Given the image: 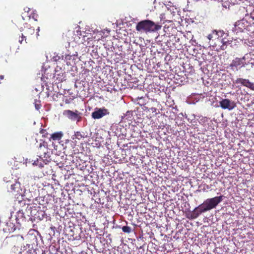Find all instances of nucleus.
<instances>
[{
    "label": "nucleus",
    "instance_id": "obj_29",
    "mask_svg": "<svg viewBox=\"0 0 254 254\" xmlns=\"http://www.w3.org/2000/svg\"><path fill=\"white\" fill-rule=\"evenodd\" d=\"M33 214V213H31V215ZM34 215H36V214H34Z\"/></svg>",
    "mask_w": 254,
    "mask_h": 254
},
{
    "label": "nucleus",
    "instance_id": "obj_15",
    "mask_svg": "<svg viewBox=\"0 0 254 254\" xmlns=\"http://www.w3.org/2000/svg\"><path fill=\"white\" fill-rule=\"evenodd\" d=\"M122 230L124 232L130 233L131 231V228L127 226H125L122 227Z\"/></svg>",
    "mask_w": 254,
    "mask_h": 254
},
{
    "label": "nucleus",
    "instance_id": "obj_3",
    "mask_svg": "<svg viewBox=\"0 0 254 254\" xmlns=\"http://www.w3.org/2000/svg\"><path fill=\"white\" fill-rule=\"evenodd\" d=\"M245 61L246 58L245 56L241 58H236L232 61L229 66L232 70L238 71L242 67H245L247 65Z\"/></svg>",
    "mask_w": 254,
    "mask_h": 254
},
{
    "label": "nucleus",
    "instance_id": "obj_6",
    "mask_svg": "<svg viewBox=\"0 0 254 254\" xmlns=\"http://www.w3.org/2000/svg\"><path fill=\"white\" fill-rule=\"evenodd\" d=\"M248 21L245 19H242L235 22L233 31L236 33L243 32L248 27Z\"/></svg>",
    "mask_w": 254,
    "mask_h": 254
},
{
    "label": "nucleus",
    "instance_id": "obj_7",
    "mask_svg": "<svg viewBox=\"0 0 254 254\" xmlns=\"http://www.w3.org/2000/svg\"><path fill=\"white\" fill-rule=\"evenodd\" d=\"M220 107L223 109L232 110L236 107V104L234 101H231L228 99H223L219 102Z\"/></svg>",
    "mask_w": 254,
    "mask_h": 254
},
{
    "label": "nucleus",
    "instance_id": "obj_1",
    "mask_svg": "<svg viewBox=\"0 0 254 254\" xmlns=\"http://www.w3.org/2000/svg\"><path fill=\"white\" fill-rule=\"evenodd\" d=\"M223 195H220L207 198L203 203L195 207L190 214H188L187 218L190 219H196L201 213L215 208L223 200Z\"/></svg>",
    "mask_w": 254,
    "mask_h": 254
},
{
    "label": "nucleus",
    "instance_id": "obj_8",
    "mask_svg": "<svg viewBox=\"0 0 254 254\" xmlns=\"http://www.w3.org/2000/svg\"><path fill=\"white\" fill-rule=\"evenodd\" d=\"M109 111L103 107L102 108L97 109L94 112L92 113L91 116L94 119H99L109 114Z\"/></svg>",
    "mask_w": 254,
    "mask_h": 254
},
{
    "label": "nucleus",
    "instance_id": "obj_17",
    "mask_svg": "<svg viewBox=\"0 0 254 254\" xmlns=\"http://www.w3.org/2000/svg\"><path fill=\"white\" fill-rule=\"evenodd\" d=\"M27 193L25 191L24 193L21 195V196L22 197L23 200L27 199L28 201H31V197H27Z\"/></svg>",
    "mask_w": 254,
    "mask_h": 254
},
{
    "label": "nucleus",
    "instance_id": "obj_5",
    "mask_svg": "<svg viewBox=\"0 0 254 254\" xmlns=\"http://www.w3.org/2000/svg\"><path fill=\"white\" fill-rule=\"evenodd\" d=\"M34 33L35 29L30 25H28L27 26V28H26L24 31V34H22L21 37H19V42L20 44H23L24 40L25 43H27V38H29V39H31V37L34 35Z\"/></svg>",
    "mask_w": 254,
    "mask_h": 254
},
{
    "label": "nucleus",
    "instance_id": "obj_19",
    "mask_svg": "<svg viewBox=\"0 0 254 254\" xmlns=\"http://www.w3.org/2000/svg\"><path fill=\"white\" fill-rule=\"evenodd\" d=\"M41 104H40V101H35V108L38 110L40 109L41 108Z\"/></svg>",
    "mask_w": 254,
    "mask_h": 254
},
{
    "label": "nucleus",
    "instance_id": "obj_20",
    "mask_svg": "<svg viewBox=\"0 0 254 254\" xmlns=\"http://www.w3.org/2000/svg\"><path fill=\"white\" fill-rule=\"evenodd\" d=\"M60 59V57L59 56H54L53 58V60L54 61L57 62Z\"/></svg>",
    "mask_w": 254,
    "mask_h": 254
},
{
    "label": "nucleus",
    "instance_id": "obj_16",
    "mask_svg": "<svg viewBox=\"0 0 254 254\" xmlns=\"http://www.w3.org/2000/svg\"><path fill=\"white\" fill-rule=\"evenodd\" d=\"M74 136L75 138L78 140H80L82 138L84 137V136L81 134V133L79 131L76 132L74 134Z\"/></svg>",
    "mask_w": 254,
    "mask_h": 254
},
{
    "label": "nucleus",
    "instance_id": "obj_28",
    "mask_svg": "<svg viewBox=\"0 0 254 254\" xmlns=\"http://www.w3.org/2000/svg\"><path fill=\"white\" fill-rule=\"evenodd\" d=\"M34 164H35L36 165H37V164L36 163V162H34Z\"/></svg>",
    "mask_w": 254,
    "mask_h": 254
},
{
    "label": "nucleus",
    "instance_id": "obj_9",
    "mask_svg": "<svg viewBox=\"0 0 254 254\" xmlns=\"http://www.w3.org/2000/svg\"><path fill=\"white\" fill-rule=\"evenodd\" d=\"M235 83L236 84H240L245 87L250 88L251 90L254 91V83L251 82L249 79L243 78H238Z\"/></svg>",
    "mask_w": 254,
    "mask_h": 254
},
{
    "label": "nucleus",
    "instance_id": "obj_12",
    "mask_svg": "<svg viewBox=\"0 0 254 254\" xmlns=\"http://www.w3.org/2000/svg\"><path fill=\"white\" fill-rule=\"evenodd\" d=\"M68 45V49L67 50V52L65 53L64 55H63L62 57H63L64 56L65 59L66 61L70 60L71 58L72 57H75L77 56V53L76 52H71V50L73 49V47H70L69 45V44Z\"/></svg>",
    "mask_w": 254,
    "mask_h": 254
},
{
    "label": "nucleus",
    "instance_id": "obj_14",
    "mask_svg": "<svg viewBox=\"0 0 254 254\" xmlns=\"http://www.w3.org/2000/svg\"><path fill=\"white\" fill-rule=\"evenodd\" d=\"M221 42L222 45L220 46V49L222 50H224L226 49L228 45L231 44V41H230L229 40L226 39L225 37H224L221 39Z\"/></svg>",
    "mask_w": 254,
    "mask_h": 254
},
{
    "label": "nucleus",
    "instance_id": "obj_4",
    "mask_svg": "<svg viewBox=\"0 0 254 254\" xmlns=\"http://www.w3.org/2000/svg\"><path fill=\"white\" fill-rule=\"evenodd\" d=\"M48 152V143L44 140H41L37 147V156L40 158H47V153Z\"/></svg>",
    "mask_w": 254,
    "mask_h": 254
},
{
    "label": "nucleus",
    "instance_id": "obj_10",
    "mask_svg": "<svg viewBox=\"0 0 254 254\" xmlns=\"http://www.w3.org/2000/svg\"><path fill=\"white\" fill-rule=\"evenodd\" d=\"M77 112V111H76V112H74L71 110H66L64 111L63 115L71 120L79 122L80 120L81 117L79 116Z\"/></svg>",
    "mask_w": 254,
    "mask_h": 254
},
{
    "label": "nucleus",
    "instance_id": "obj_30",
    "mask_svg": "<svg viewBox=\"0 0 254 254\" xmlns=\"http://www.w3.org/2000/svg\"><path fill=\"white\" fill-rule=\"evenodd\" d=\"M37 30H38V31H39V27H38V28L37 29Z\"/></svg>",
    "mask_w": 254,
    "mask_h": 254
},
{
    "label": "nucleus",
    "instance_id": "obj_27",
    "mask_svg": "<svg viewBox=\"0 0 254 254\" xmlns=\"http://www.w3.org/2000/svg\"><path fill=\"white\" fill-rule=\"evenodd\" d=\"M206 187H207V189H208V188H209V187H208V185H206Z\"/></svg>",
    "mask_w": 254,
    "mask_h": 254
},
{
    "label": "nucleus",
    "instance_id": "obj_21",
    "mask_svg": "<svg viewBox=\"0 0 254 254\" xmlns=\"http://www.w3.org/2000/svg\"><path fill=\"white\" fill-rule=\"evenodd\" d=\"M216 34H218V36H219V34L221 35V36H222V34L224 35L225 33L223 32V31H219V32H216Z\"/></svg>",
    "mask_w": 254,
    "mask_h": 254
},
{
    "label": "nucleus",
    "instance_id": "obj_22",
    "mask_svg": "<svg viewBox=\"0 0 254 254\" xmlns=\"http://www.w3.org/2000/svg\"><path fill=\"white\" fill-rule=\"evenodd\" d=\"M212 35L211 34H209L207 36V38L209 40H211L212 38Z\"/></svg>",
    "mask_w": 254,
    "mask_h": 254
},
{
    "label": "nucleus",
    "instance_id": "obj_13",
    "mask_svg": "<svg viewBox=\"0 0 254 254\" xmlns=\"http://www.w3.org/2000/svg\"><path fill=\"white\" fill-rule=\"evenodd\" d=\"M63 136V133H62V132H56L51 134V138L53 140H59L62 138Z\"/></svg>",
    "mask_w": 254,
    "mask_h": 254
},
{
    "label": "nucleus",
    "instance_id": "obj_23",
    "mask_svg": "<svg viewBox=\"0 0 254 254\" xmlns=\"http://www.w3.org/2000/svg\"><path fill=\"white\" fill-rule=\"evenodd\" d=\"M4 78V76L2 75H0V82Z\"/></svg>",
    "mask_w": 254,
    "mask_h": 254
},
{
    "label": "nucleus",
    "instance_id": "obj_26",
    "mask_svg": "<svg viewBox=\"0 0 254 254\" xmlns=\"http://www.w3.org/2000/svg\"><path fill=\"white\" fill-rule=\"evenodd\" d=\"M67 64L69 65V64H71L70 63L67 62Z\"/></svg>",
    "mask_w": 254,
    "mask_h": 254
},
{
    "label": "nucleus",
    "instance_id": "obj_25",
    "mask_svg": "<svg viewBox=\"0 0 254 254\" xmlns=\"http://www.w3.org/2000/svg\"><path fill=\"white\" fill-rule=\"evenodd\" d=\"M39 167H43V166H42V163H41V164L39 165Z\"/></svg>",
    "mask_w": 254,
    "mask_h": 254
},
{
    "label": "nucleus",
    "instance_id": "obj_2",
    "mask_svg": "<svg viewBox=\"0 0 254 254\" xmlns=\"http://www.w3.org/2000/svg\"><path fill=\"white\" fill-rule=\"evenodd\" d=\"M162 26L155 23L153 21L145 19L138 22L136 25V30L140 33H152L158 31L161 29Z\"/></svg>",
    "mask_w": 254,
    "mask_h": 254
},
{
    "label": "nucleus",
    "instance_id": "obj_18",
    "mask_svg": "<svg viewBox=\"0 0 254 254\" xmlns=\"http://www.w3.org/2000/svg\"><path fill=\"white\" fill-rule=\"evenodd\" d=\"M60 97H61L63 99V101H64L65 103L68 104L69 103V100L67 98H65L64 96H63L62 94H59Z\"/></svg>",
    "mask_w": 254,
    "mask_h": 254
},
{
    "label": "nucleus",
    "instance_id": "obj_24",
    "mask_svg": "<svg viewBox=\"0 0 254 254\" xmlns=\"http://www.w3.org/2000/svg\"><path fill=\"white\" fill-rule=\"evenodd\" d=\"M24 10H25V11L28 12V11L29 10V8H26Z\"/></svg>",
    "mask_w": 254,
    "mask_h": 254
},
{
    "label": "nucleus",
    "instance_id": "obj_11",
    "mask_svg": "<svg viewBox=\"0 0 254 254\" xmlns=\"http://www.w3.org/2000/svg\"><path fill=\"white\" fill-rule=\"evenodd\" d=\"M21 185L19 182H15L11 185L10 189L9 191L15 195H17L19 193H21L22 190L20 188Z\"/></svg>",
    "mask_w": 254,
    "mask_h": 254
}]
</instances>
